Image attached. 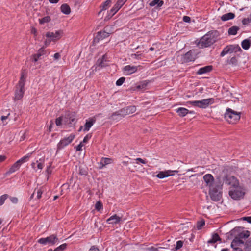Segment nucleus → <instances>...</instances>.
Wrapping results in <instances>:
<instances>
[{
	"mask_svg": "<svg viewBox=\"0 0 251 251\" xmlns=\"http://www.w3.org/2000/svg\"><path fill=\"white\" fill-rule=\"evenodd\" d=\"M183 20L186 23H189L191 21V18L189 16H184L183 17Z\"/></svg>",
	"mask_w": 251,
	"mask_h": 251,
	"instance_id": "4d7b16f0",
	"label": "nucleus"
},
{
	"mask_svg": "<svg viewBox=\"0 0 251 251\" xmlns=\"http://www.w3.org/2000/svg\"><path fill=\"white\" fill-rule=\"evenodd\" d=\"M241 219L244 220V221H246L249 223H251V216L244 217L242 218Z\"/></svg>",
	"mask_w": 251,
	"mask_h": 251,
	"instance_id": "5fc2aeb1",
	"label": "nucleus"
},
{
	"mask_svg": "<svg viewBox=\"0 0 251 251\" xmlns=\"http://www.w3.org/2000/svg\"><path fill=\"white\" fill-rule=\"evenodd\" d=\"M51 164H52V162H50L49 163V166L47 167V168L46 169V172L48 174H50L51 173Z\"/></svg>",
	"mask_w": 251,
	"mask_h": 251,
	"instance_id": "603ef678",
	"label": "nucleus"
},
{
	"mask_svg": "<svg viewBox=\"0 0 251 251\" xmlns=\"http://www.w3.org/2000/svg\"><path fill=\"white\" fill-rule=\"evenodd\" d=\"M148 250L151 251H158V249L154 247H150L148 248Z\"/></svg>",
	"mask_w": 251,
	"mask_h": 251,
	"instance_id": "69168bd1",
	"label": "nucleus"
},
{
	"mask_svg": "<svg viewBox=\"0 0 251 251\" xmlns=\"http://www.w3.org/2000/svg\"><path fill=\"white\" fill-rule=\"evenodd\" d=\"M31 33L32 34H33L35 36H36L37 35V30L35 28L32 27L31 29Z\"/></svg>",
	"mask_w": 251,
	"mask_h": 251,
	"instance_id": "e2e57ef3",
	"label": "nucleus"
},
{
	"mask_svg": "<svg viewBox=\"0 0 251 251\" xmlns=\"http://www.w3.org/2000/svg\"><path fill=\"white\" fill-rule=\"evenodd\" d=\"M245 251H251V238L246 243Z\"/></svg>",
	"mask_w": 251,
	"mask_h": 251,
	"instance_id": "c9c22d12",
	"label": "nucleus"
},
{
	"mask_svg": "<svg viewBox=\"0 0 251 251\" xmlns=\"http://www.w3.org/2000/svg\"><path fill=\"white\" fill-rule=\"evenodd\" d=\"M51 40L50 39H47V40H46L44 42V44H45V46L46 47H47L48 45H50V42H51Z\"/></svg>",
	"mask_w": 251,
	"mask_h": 251,
	"instance_id": "0e129e2a",
	"label": "nucleus"
},
{
	"mask_svg": "<svg viewBox=\"0 0 251 251\" xmlns=\"http://www.w3.org/2000/svg\"><path fill=\"white\" fill-rule=\"evenodd\" d=\"M242 47L245 50H248L251 46V41L249 39H245L241 43Z\"/></svg>",
	"mask_w": 251,
	"mask_h": 251,
	"instance_id": "7c9ffc66",
	"label": "nucleus"
},
{
	"mask_svg": "<svg viewBox=\"0 0 251 251\" xmlns=\"http://www.w3.org/2000/svg\"><path fill=\"white\" fill-rule=\"evenodd\" d=\"M111 3V0H107L106 1H105L102 5L101 6V10L99 12V14H100L101 12L103 10H106L108 7L110 6V4Z\"/></svg>",
	"mask_w": 251,
	"mask_h": 251,
	"instance_id": "473e14b6",
	"label": "nucleus"
},
{
	"mask_svg": "<svg viewBox=\"0 0 251 251\" xmlns=\"http://www.w3.org/2000/svg\"><path fill=\"white\" fill-rule=\"evenodd\" d=\"M8 195L7 194L3 195L0 197V206L2 205L4 203L5 201L8 198Z\"/></svg>",
	"mask_w": 251,
	"mask_h": 251,
	"instance_id": "a19ab883",
	"label": "nucleus"
},
{
	"mask_svg": "<svg viewBox=\"0 0 251 251\" xmlns=\"http://www.w3.org/2000/svg\"><path fill=\"white\" fill-rule=\"evenodd\" d=\"M91 135L88 134L84 137L82 141H88V140L91 139Z\"/></svg>",
	"mask_w": 251,
	"mask_h": 251,
	"instance_id": "13d9d810",
	"label": "nucleus"
},
{
	"mask_svg": "<svg viewBox=\"0 0 251 251\" xmlns=\"http://www.w3.org/2000/svg\"><path fill=\"white\" fill-rule=\"evenodd\" d=\"M219 36V33L217 30L209 31L201 38L197 46L200 48L209 47L216 42Z\"/></svg>",
	"mask_w": 251,
	"mask_h": 251,
	"instance_id": "f257e3e1",
	"label": "nucleus"
},
{
	"mask_svg": "<svg viewBox=\"0 0 251 251\" xmlns=\"http://www.w3.org/2000/svg\"><path fill=\"white\" fill-rule=\"evenodd\" d=\"M212 69V66L211 65L206 66L199 69L197 72L198 75H202L210 72Z\"/></svg>",
	"mask_w": 251,
	"mask_h": 251,
	"instance_id": "aec40b11",
	"label": "nucleus"
},
{
	"mask_svg": "<svg viewBox=\"0 0 251 251\" xmlns=\"http://www.w3.org/2000/svg\"><path fill=\"white\" fill-rule=\"evenodd\" d=\"M164 1L161 0H153L149 3L151 7H153L156 5V7H160L163 5Z\"/></svg>",
	"mask_w": 251,
	"mask_h": 251,
	"instance_id": "a878e982",
	"label": "nucleus"
},
{
	"mask_svg": "<svg viewBox=\"0 0 251 251\" xmlns=\"http://www.w3.org/2000/svg\"><path fill=\"white\" fill-rule=\"evenodd\" d=\"M67 244L66 243L63 244L59 246V248L60 249L61 251H63L64 249L66 248Z\"/></svg>",
	"mask_w": 251,
	"mask_h": 251,
	"instance_id": "052dcab7",
	"label": "nucleus"
},
{
	"mask_svg": "<svg viewBox=\"0 0 251 251\" xmlns=\"http://www.w3.org/2000/svg\"><path fill=\"white\" fill-rule=\"evenodd\" d=\"M95 122V120L92 118L90 119L88 121H87L84 126V130L88 131Z\"/></svg>",
	"mask_w": 251,
	"mask_h": 251,
	"instance_id": "5701e85b",
	"label": "nucleus"
},
{
	"mask_svg": "<svg viewBox=\"0 0 251 251\" xmlns=\"http://www.w3.org/2000/svg\"><path fill=\"white\" fill-rule=\"evenodd\" d=\"M221 239L217 233H215L213 235L212 238L211 240H209L208 242L209 243H215L218 241H221Z\"/></svg>",
	"mask_w": 251,
	"mask_h": 251,
	"instance_id": "72a5a7b5",
	"label": "nucleus"
},
{
	"mask_svg": "<svg viewBox=\"0 0 251 251\" xmlns=\"http://www.w3.org/2000/svg\"><path fill=\"white\" fill-rule=\"evenodd\" d=\"M20 167L19 162H16L9 169V170L6 173V174H10L15 172L18 170Z\"/></svg>",
	"mask_w": 251,
	"mask_h": 251,
	"instance_id": "b1692460",
	"label": "nucleus"
},
{
	"mask_svg": "<svg viewBox=\"0 0 251 251\" xmlns=\"http://www.w3.org/2000/svg\"><path fill=\"white\" fill-rule=\"evenodd\" d=\"M37 167L39 169H42L43 168V164L42 163H38L37 165Z\"/></svg>",
	"mask_w": 251,
	"mask_h": 251,
	"instance_id": "338daca9",
	"label": "nucleus"
},
{
	"mask_svg": "<svg viewBox=\"0 0 251 251\" xmlns=\"http://www.w3.org/2000/svg\"><path fill=\"white\" fill-rule=\"evenodd\" d=\"M196 58V56L193 50H190L185 54L181 56V63H186L191 61H194Z\"/></svg>",
	"mask_w": 251,
	"mask_h": 251,
	"instance_id": "9d476101",
	"label": "nucleus"
},
{
	"mask_svg": "<svg viewBox=\"0 0 251 251\" xmlns=\"http://www.w3.org/2000/svg\"><path fill=\"white\" fill-rule=\"evenodd\" d=\"M239 29L240 28L238 26H233L228 29V33L229 35H235Z\"/></svg>",
	"mask_w": 251,
	"mask_h": 251,
	"instance_id": "c756f323",
	"label": "nucleus"
},
{
	"mask_svg": "<svg viewBox=\"0 0 251 251\" xmlns=\"http://www.w3.org/2000/svg\"><path fill=\"white\" fill-rule=\"evenodd\" d=\"M127 115V111L126 110V108H124L113 113L111 115V117L113 118L114 116H120L121 117H124Z\"/></svg>",
	"mask_w": 251,
	"mask_h": 251,
	"instance_id": "412c9836",
	"label": "nucleus"
},
{
	"mask_svg": "<svg viewBox=\"0 0 251 251\" xmlns=\"http://www.w3.org/2000/svg\"><path fill=\"white\" fill-rule=\"evenodd\" d=\"M53 57L55 60H58L60 58L61 56L59 53H56L54 54Z\"/></svg>",
	"mask_w": 251,
	"mask_h": 251,
	"instance_id": "680f3d73",
	"label": "nucleus"
},
{
	"mask_svg": "<svg viewBox=\"0 0 251 251\" xmlns=\"http://www.w3.org/2000/svg\"><path fill=\"white\" fill-rule=\"evenodd\" d=\"M126 0H118L109 12V15L112 17L124 4Z\"/></svg>",
	"mask_w": 251,
	"mask_h": 251,
	"instance_id": "9b49d317",
	"label": "nucleus"
},
{
	"mask_svg": "<svg viewBox=\"0 0 251 251\" xmlns=\"http://www.w3.org/2000/svg\"><path fill=\"white\" fill-rule=\"evenodd\" d=\"M61 11L65 14H69L71 12L70 6L67 4H63L61 6Z\"/></svg>",
	"mask_w": 251,
	"mask_h": 251,
	"instance_id": "cd10ccee",
	"label": "nucleus"
},
{
	"mask_svg": "<svg viewBox=\"0 0 251 251\" xmlns=\"http://www.w3.org/2000/svg\"><path fill=\"white\" fill-rule=\"evenodd\" d=\"M241 49L238 45H229L224 48L220 54V56L223 57L227 54H230L233 52H237Z\"/></svg>",
	"mask_w": 251,
	"mask_h": 251,
	"instance_id": "6e6552de",
	"label": "nucleus"
},
{
	"mask_svg": "<svg viewBox=\"0 0 251 251\" xmlns=\"http://www.w3.org/2000/svg\"><path fill=\"white\" fill-rule=\"evenodd\" d=\"M89 251H99V249L95 247H92Z\"/></svg>",
	"mask_w": 251,
	"mask_h": 251,
	"instance_id": "774afa93",
	"label": "nucleus"
},
{
	"mask_svg": "<svg viewBox=\"0 0 251 251\" xmlns=\"http://www.w3.org/2000/svg\"><path fill=\"white\" fill-rule=\"evenodd\" d=\"M240 112L227 108L225 114V117L229 123L234 124L240 119Z\"/></svg>",
	"mask_w": 251,
	"mask_h": 251,
	"instance_id": "7ed1b4c3",
	"label": "nucleus"
},
{
	"mask_svg": "<svg viewBox=\"0 0 251 251\" xmlns=\"http://www.w3.org/2000/svg\"><path fill=\"white\" fill-rule=\"evenodd\" d=\"M62 33L61 30L56 31L55 32H48L46 34V36L50 38L51 41H55L61 38Z\"/></svg>",
	"mask_w": 251,
	"mask_h": 251,
	"instance_id": "f8f14e48",
	"label": "nucleus"
},
{
	"mask_svg": "<svg viewBox=\"0 0 251 251\" xmlns=\"http://www.w3.org/2000/svg\"><path fill=\"white\" fill-rule=\"evenodd\" d=\"M234 17L235 14L233 13L230 12L222 15L221 17V20L223 21H226L228 20L232 19L234 18Z\"/></svg>",
	"mask_w": 251,
	"mask_h": 251,
	"instance_id": "bb28decb",
	"label": "nucleus"
},
{
	"mask_svg": "<svg viewBox=\"0 0 251 251\" xmlns=\"http://www.w3.org/2000/svg\"><path fill=\"white\" fill-rule=\"evenodd\" d=\"M137 66L127 65L123 68V71L126 75H130L137 70Z\"/></svg>",
	"mask_w": 251,
	"mask_h": 251,
	"instance_id": "dca6fc26",
	"label": "nucleus"
},
{
	"mask_svg": "<svg viewBox=\"0 0 251 251\" xmlns=\"http://www.w3.org/2000/svg\"><path fill=\"white\" fill-rule=\"evenodd\" d=\"M125 80V77H121L119 79H118L116 81V85L117 86H121L123 84V83L124 82Z\"/></svg>",
	"mask_w": 251,
	"mask_h": 251,
	"instance_id": "49530a36",
	"label": "nucleus"
},
{
	"mask_svg": "<svg viewBox=\"0 0 251 251\" xmlns=\"http://www.w3.org/2000/svg\"><path fill=\"white\" fill-rule=\"evenodd\" d=\"M147 83L145 82H141L139 85H138L136 88L138 89H143L146 87Z\"/></svg>",
	"mask_w": 251,
	"mask_h": 251,
	"instance_id": "8fccbe9b",
	"label": "nucleus"
},
{
	"mask_svg": "<svg viewBox=\"0 0 251 251\" xmlns=\"http://www.w3.org/2000/svg\"><path fill=\"white\" fill-rule=\"evenodd\" d=\"M10 200L13 203H17L18 201V198L14 197H10Z\"/></svg>",
	"mask_w": 251,
	"mask_h": 251,
	"instance_id": "864d4df0",
	"label": "nucleus"
},
{
	"mask_svg": "<svg viewBox=\"0 0 251 251\" xmlns=\"http://www.w3.org/2000/svg\"><path fill=\"white\" fill-rule=\"evenodd\" d=\"M45 54V50L44 48H41L38 50L37 54L33 55V60L35 62L38 61L40 57Z\"/></svg>",
	"mask_w": 251,
	"mask_h": 251,
	"instance_id": "393cba45",
	"label": "nucleus"
},
{
	"mask_svg": "<svg viewBox=\"0 0 251 251\" xmlns=\"http://www.w3.org/2000/svg\"><path fill=\"white\" fill-rule=\"evenodd\" d=\"M223 181L227 185H232L234 187L236 186L235 183L236 179L234 176H225L223 178Z\"/></svg>",
	"mask_w": 251,
	"mask_h": 251,
	"instance_id": "4468645a",
	"label": "nucleus"
},
{
	"mask_svg": "<svg viewBox=\"0 0 251 251\" xmlns=\"http://www.w3.org/2000/svg\"><path fill=\"white\" fill-rule=\"evenodd\" d=\"M43 191L41 189L37 190V198L40 199L41 197L42 194H43Z\"/></svg>",
	"mask_w": 251,
	"mask_h": 251,
	"instance_id": "6e6d98bb",
	"label": "nucleus"
},
{
	"mask_svg": "<svg viewBox=\"0 0 251 251\" xmlns=\"http://www.w3.org/2000/svg\"><path fill=\"white\" fill-rule=\"evenodd\" d=\"M228 63L232 65H236L237 63V59L236 57H232L228 61Z\"/></svg>",
	"mask_w": 251,
	"mask_h": 251,
	"instance_id": "a18cd8bd",
	"label": "nucleus"
},
{
	"mask_svg": "<svg viewBox=\"0 0 251 251\" xmlns=\"http://www.w3.org/2000/svg\"><path fill=\"white\" fill-rule=\"evenodd\" d=\"M214 101V99L210 98L202 99L200 100L188 101L187 103L190 104L195 107H198L201 108H206L209 105L213 104Z\"/></svg>",
	"mask_w": 251,
	"mask_h": 251,
	"instance_id": "20e7f679",
	"label": "nucleus"
},
{
	"mask_svg": "<svg viewBox=\"0 0 251 251\" xmlns=\"http://www.w3.org/2000/svg\"><path fill=\"white\" fill-rule=\"evenodd\" d=\"M83 146L84 145L82 144V142H80V143L75 147L76 151H81Z\"/></svg>",
	"mask_w": 251,
	"mask_h": 251,
	"instance_id": "3c124183",
	"label": "nucleus"
},
{
	"mask_svg": "<svg viewBox=\"0 0 251 251\" xmlns=\"http://www.w3.org/2000/svg\"><path fill=\"white\" fill-rule=\"evenodd\" d=\"M136 161H139L140 162H141V163L142 164H146V161L145 160H144L141 158H137L136 159H135Z\"/></svg>",
	"mask_w": 251,
	"mask_h": 251,
	"instance_id": "bf43d9fd",
	"label": "nucleus"
},
{
	"mask_svg": "<svg viewBox=\"0 0 251 251\" xmlns=\"http://www.w3.org/2000/svg\"><path fill=\"white\" fill-rule=\"evenodd\" d=\"M250 232L248 230L244 231L242 232H240L237 236L238 238L242 240L243 238H247L250 236Z\"/></svg>",
	"mask_w": 251,
	"mask_h": 251,
	"instance_id": "2f4dec72",
	"label": "nucleus"
},
{
	"mask_svg": "<svg viewBox=\"0 0 251 251\" xmlns=\"http://www.w3.org/2000/svg\"><path fill=\"white\" fill-rule=\"evenodd\" d=\"M50 20L49 16H46L41 19H39V23L40 24H43L49 22Z\"/></svg>",
	"mask_w": 251,
	"mask_h": 251,
	"instance_id": "4c0bfd02",
	"label": "nucleus"
},
{
	"mask_svg": "<svg viewBox=\"0 0 251 251\" xmlns=\"http://www.w3.org/2000/svg\"><path fill=\"white\" fill-rule=\"evenodd\" d=\"M112 162V160L109 158L102 157L101 161L99 163V169H101L106 165L111 164Z\"/></svg>",
	"mask_w": 251,
	"mask_h": 251,
	"instance_id": "a211bd4d",
	"label": "nucleus"
},
{
	"mask_svg": "<svg viewBox=\"0 0 251 251\" xmlns=\"http://www.w3.org/2000/svg\"><path fill=\"white\" fill-rule=\"evenodd\" d=\"M178 173V171L177 170H167L165 171H161L159 172V173L156 175V177L160 178L162 179L165 177H167L170 176H172L173 175L172 173Z\"/></svg>",
	"mask_w": 251,
	"mask_h": 251,
	"instance_id": "ddd939ff",
	"label": "nucleus"
},
{
	"mask_svg": "<svg viewBox=\"0 0 251 251\" xmlns=\"http://www.w3.org/2000/svg\"><path fill=\"white\" fill-rule=\"evenodd\" d=\"M64 122V117L63 116L59 117L56 119L55 124L57 126H60L62 125V122Z\"/></svg>",
	"mask_w": 251,
	"mask_h": 251,
	"instance_id": "ea45409f",
	"label": "nucleus"
},
{
	"mask_svg": "<svg viewBox=\"0 0 251 251\" xmlns=\"http://www.w3.org/2000/svg\"><path fill=\"white\" fill-rule=\"evenodd\" d=\"M75 138V135L71 134L68 137H65L63 140H61L60 141H72Z\"/></svg>",
	"mask_w": 251,
	"mask_h": 251,
	"instance_id": "58836bf2",
	"label": "nucleus"
},
{
	"mask_svg": "<svg viewBox=\"0 0 251 251\" xmlns=\"http://www.w3.org/2000/svg\"><path fill=\"white\" fill-rule=\"evenodd\" d=\"M121 221V217L116 214L111 216L107 220V222L110 224H117Z\"/></svg>",
	"mask_w": 251,
	"mask_h": 251,
	"instance_id": "6ab92c4d",
	"label": "nucleus"
},
{
	"mask_svg": "<svg viewBox=\"0 0 251 251\" xmlns=\"http://www.w3.org/2000/svg\"><path fill=\"white\" fill-rule=\"evenodd\" d=\"M29 156H30L29 154L23 157H22V158H21L20 160H18L17 161V162H19V163L20 164V165H21V164L22 163H24L25 161H26V159H28L29 157Z\"/></svg>",
	"mask_w": 251,
	"mask_h": 251,
	"instance_id": "37998d69",
	"label": "nucleus"
},
{
	"mask_svg": "<svg viewBox=\"0 0 251 251\" xmlns=\"http://www.w3.org/2000/svg\"><path fill=\"white\" fill-rule=\"evenodd\" d=\"M25 78L24 74L21 75L20 79L16 86L14 100L15 101L21 100L25 93Z\"/></svg>",
	"mask_w": 251,
	"mask_h": 251,
	"instance_id": "f03ea898",
	"label": "nucleus"
},
{
	"mask_svg": "<svg viewBox=\"0 0 251 251\" xmlns=\"http://www.w3.org/2000/svg\"><path fill=\"white\" fill-rule=\"evenodd\" d=\"M242 24L244 25H246L251 22V14H250L247 18H244L242 20Z\"/></svg>",
	"mask_w": 251,
	"mask_h": 251,
	"instance_id": "e433bc0d",
	"label": "nucleus"
},
{
	"mask_svg": "<svg viewBox=\"0 0 251 251\" xmlns=\"http://www.w3.org/2000/svg\"><path fill=\"white\" fill-rule=\"evenodd\" d=\"M109 34L110 33L107 32L105 31H100L97 33V35L95 37L94 41L95 42H98L99 40H102L108 37Z\"/></svg>",
	"mask_w": 251,
	"mask_h": 251,
	"instance_id": "2eb2a0df",
	"label": "nucleus"
},
{
	"mask_svg": "<svg viewBox=\"0 0 251 251\" xmlns=\"http://www.w3.org/2000/svg\"><path fill=\"white\" fill-rule=\"evenodd\" d=\"M205 225V221L204 220H201L197 222V228L200 229Z\"/></svg>",
	"mask_w": 251,
	"mask_h": 251,
	"instance_id": "c03bdc74",
	"label": "nucleus"
},
{
	"mask_svg": "<svg viewBox=\"0 0 251 251\" xmlns=\"http://www.w3.org/2000/svg\"><path fill=\"white\" fill-rule=\"evenodd\" d=\"M183 242L182 241H178L176 242V246L175 248V250H177L180 249L183 246Z\"/></svg>",
	"mask_w": 251,
	"mask_h": 251,
	"instance_id": "09e8293b",
	"label": "nucleus"
},
{
	"mask_svg": "<svg viewBox=\"0 0 251 251\" xmlns=\"http://www.w3.org/2000/svg\"><path fill=\"white\" fill-rule=\"evenodd\" d=\"M63 117L64 123L69 126H74L77 121L76 113L75 112H66Z\"/></svg>",
	"mask_w": 251,
	"mask_h": 251,
	"instance_id": "39448f33",
	"label": "nucleus"
},
{
	"mask_svg": "<svg viewBox=\"0 0 251 251\" xmlns=\"http://www.w3.org/2000/svg\"><path fill=\"white\" fill-rule=\"evenodd\" d=\"M176 112L180 116L184 117L189 113V110L186 108L180 107L176 110Z\"/></svg>",
	"mask_w": 251,
	"mask_h": 251,
	"instance_id": "c85d7f7f",
	"label": "nucleus"
},
{
	"mask_svg": "<svg viewBox=\"0 0 251 251\" xmlns=\"http://www.w3.org/2000/svg\"><path fill=\"white\" fill-rule=\"evenodd\" d=\"M103 207L102 203L100 201H97L95 204V208L98 211H100L102 209Z\"/></svg>",
	"mask_w": 251,
	"mask_h": 251,
	"instance_id": "79ce46f5",
	"label": "nucleus"
},
{
	"mask_svg": "<svg viewBox=\"0 0 251 251\" xmlns=\"http://www.w3.org/2000/svg\"><path fill=\"white\" fill-rule=\"evenodd\" d=\"M229 195L233 199L237 200L243 198L245 192L240 187L235 188L229 191Z\"/></svg>",
	"mask_w": 251,
	"mask_h": 251,
	"instance_id": "0eeeda50",
	"label": "nucleus"
},
{
	"mask_svg": "<svg viewBox=\"0 0 251 251\" xmlns=\"http://www.w3.org/2000/svg\"><path fill=\"white\" fill-rule=\"evenodd\" d=\"M79 174L81 176H86L87 175V172L86 169L79 168Z\"/></svg>",
	"mask_w": 251,
	"mask_h": 251,
	"instance_id": "de8ad7c7",
	"label": "nucleus"
},
{
	"mask_svg": "<svg viewBox=\"0 0 251 251\" xmlns=\"http://www.w3.org/2000/svg\"><path fill=\"white\" fill-rule=\"evenodd\" d=\"M58 240L57 236L53 234L46 238H40L38 240V242L44 245H53L58 241Z\"/></svg>",
	"mask_w": 251,
	"mask_h": 251,
	"instance_id": "1a4fd4ad",
	"label": "nucleus"
},
{
	"mask_svg": "<svg viewBox=\"0 0 251 251\" xmlns=\"http://www.w3.org/2000/svg\"><path fill=\"white\" fill-rule=\"evenodd\" d=\"M127 111V115H129L134 113L136 111V108L135 106H130L126 107Z\"/></svg>",
	"mask_w": 251,
	"mask_h": 251,
	"instance_id": "f704fd0d",
	"label": "nucleus"
},
{
	"mask_svg": "<svg viewBox=\"0 0 251 251\" xmlns=\"http://www.w3.org/2000/svg\"><path fill=\"white\" fill-rule=\"evenodd\" d=\"M244 242L242 240L238 238L237 236L235 237L233 239L232 242H231V247L232 248H235L238 246H240L241 244H243Z\"/></svg>",
	"mask_w": 251,
	"mask_h": 251,
	"instance_id": "4be33fe9",
	"label": "nucleus"
},
{
	"mask_svg": "<svg viewBox=\"0 0 251 251\" xmlns=\"http://www.w3.org/2000/svg\"><path fill=\"white\" fill-rule=\"evenodd\" d=\"M222 185H216L213 187L210 188L209 191L210 197L212 200L217 201L222 198Z\"/></svg>",
	"mask_w": 251,
	"mask_h": 251,
	"instance_id": "423d86ee",
	"label": "nucleus"
},
{
	"mask_svg": "<svg viewBox=\"0 0 251 251\" xmlns=\"http://www.w3.org/2000/svg\"><path fill=\"white\" fill-rule=\"evenodd\" d=\"M203 179L206 185L209 186L210 188L214 187L212 185L214 181V178L211 174H206L203 176Z\"/></svg>",
	"mask_w": 251,
	"mask_h": 251,
	"instance_id": "f3484780",
	"label": "nucleus"
}]
</instances>
